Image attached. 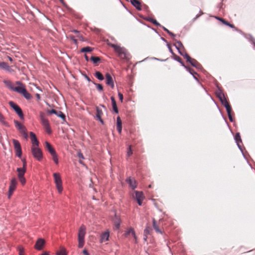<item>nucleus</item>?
<instances>
[{"label": "nucleus", "mask_w": 255, "mask_h": 255, "mask_svg": "<svg viewBox=\"0 0 255 255\" xmlns=\"http://www.w3.org/2000/svg\"><path fill=\"white\" fill-rule=\"evenodd\" d=\"M17 184V181L15 178H12L11 180L8 190V198H10L14 190L15 189Z\"/></svg>", "instance_id": "9b49d317"}, {"label": "nucleus", "mask_w": 255, "mask_h": 255, "mask_svg": "<svg viewBox=\"0 0 255 255\" xmlns=\"http://www.w3.org/2000/svg\"><path fill=\"white\" fill-rule=\"evenodd\" d=\"M103 115V112L100 107H97L95 119L96 120H99L102 124L104 125V122L102 119V117Z\"/></svg>", "instance_id": "f8f14e48"}, {"label": "nucleus", "mask_w": 255, "mask_h": 255, "mask_svg": "<svg viewBox=\"0 0 255 255\" xmlns=\"http://www.w3.org/2000/svg\"><path fill=\"white\" fill-rule=\"evenodd\" d=\"M85 58L87 61H89V57L86 54L85 55Z\"/></svg>", "instance_id": "13d9d810"}, {"label": "nucleus", "mask_w": 255, "mask_h": 255, "mask_svg": "<svg viewBox=\"0 0 255 255\" xmlns=\"http://www.w3.org/2000/svg\"><path fill=\"white\" fill-rule=\"evenodd\" d=\"M86 234V227L82 225L80 227L78 233V247L82 248L84 245V237Z\"/></svg>", "instance_id": "20e7f679"}, {"label": "nucleus", "mask_w": 255, "mask_h": 255, "mask_svg": "<svg viewBox=\"0 0 255 255\" xmlns=\"http://www.w3.org/2000/svg\"><path fill=\"white\" fill-rule=\"evenodd\" d=\"M151 22L154 24V25H156V26H160V24L155 19H152L151 20Z\"/></svg>", "instance_id": "49530a36"}, {"label": "nucleus", "mask_w": 255, "mask_h": 255, "mask_svg": "<svg viewBox=\"0 0 255 255\" xmlns=\"http://www.w3.org/2000/svg\"><path fill=\"white\" fill-rule=\"evenodd\" d=\"M73 40L75 42V43H77V40L76 39H73Z\"/></svg>", "instance_id": "774afa93"}, {"label": "nucleus", "mask_w": 255, "mask_h": 255, "mask_svg": "<svg viewBox=\"0 0 255 255\" xmlns=\"http://www.w3.org/2000/svg\"><path fill=\"white\" fill-rule=\"evenodd\" d=\"M227 26H229L231 28H235V26L233 24H231L230 23H229V25H228Z\"/></svg>", "instance_id": "5fc2aeb1"}, {"label": "nucleus", "mask_w": 255, "mask_h": 255, "mask_svg": "<svg viewBox=\"0 0 255 255\" xmlns=\"http://www.w3.org/2000/svg\"><path fill=\"white\" fill-rule=\"evenodd\" d=\"M16 84L18 86L14 87V91L22 94L24 97L27 100L31 99V96L26 91L24 85L19 81H17Z\"/></svg>", "instance_id": "f03ea898"}, {"label": "nucleus", "mask_w": 255, "mask_h": 255, "mask_svg": "<svg viewBox=\"0 0 255 255\" xmlns=\"http://www.w3.org/2000/svg\"><path fill=\"white\" fill-rule=\"evenodd\" d=\"M180 53L184 57V58L186 59L187 62H188L189 60H191V58L187 53H185V54H183L181 52H180Z\"/></svg>", "instance_id": "a19ab883"}, {"label": "nucleus", "mask_w": 255, "mask_h": 255, "mask_svg": "<svg viewBox=\"0 0 255 255\" xmlns=\"http://www.w3.org/2000/svg\"><path fill=\"white\" fill-rule=\"evenodd\" d=\"M100 106L104 108V109H106L105 106H104V105H100Z\"/></svg>", "instance_id": "338daca9"}, {"label": "nucleus", "mask_w": 255, "mask_h": 255, "mask_svg": "<svg viewBox=\"0 0 255 255\" xmlns=\"http://www.w3.org/2000/svg\"><path fill=\"white\" fill-rule=\"evenodd\" d=\"M17 171L18 172V177H24V175L26 172V168H17Z\"/></svg>", "instance_id": "5701e85b"}, {"label": "nucleus", "mask_w": 255, "mask_h": 255, "mask_svg": "<svg viewBox=\"0 0 255 255\" xmlns=\"http://www.w3.org/2000/svg\"><path fill=\"white\" fill-rule=\"evenodd\" d=\"M41 255H49V254L47 252H44Z\"/></svg>", "instance_id": "680f3d73"}, {"label": "nucleus", "mask_w": 255, "mask_h": 255, "mask_svg": "<svg viewBox=\"0 0 255 255\" xmlns=\"http://www.w3.org/2000/svg\"><path fill=\"white\" fill-rule=\"evenodd\" d=\"M0 123L5 126H8V124L4 120V118L3 117V116L2 115V114L0 113Z\"/></svg>", "instance_id": "c9c22d12"}, {"label": "nucleus", "mask_w": 255, "mask_h": 255, "mask_svg": "<svg viewBox=\"0 0 255 255\" xmlns=\"http://www.w3.org/2000/svg\"><path fill=\"white\" fill-rule=\"evenodd\" d=\"M190 63V64L194 67L196 68H199L200 66V64L198 62V61L193 58H191L190 60L188 61Z\"/></svg>", "instance_id": "bb28decb"}, {"label": "nucleus", "mask_w": 255, "mask_h": 255, "mask_svg": "<svg viewBox=\"0 0 255 255\" xmlns=\"http://www.w3.org/2000/svg\"><path fill=\"white\" fill-rule=\"evenodd\" d=\"M177 44H178V45L179 46H182L181 42H180V41H179V42H177Z\"/></svg>", "instance_id": "e2e57ef3"}, {"label": "nucleus", "mask_w": 255, "mask_h": 255, "mask_svg": "<svg viewBox=\"0 0 255 255\" xmlns=\"http://www.w3.org/2000/svg\"><path fill=\"white\" fill-rule=\"evenodd\" d=\"M13 143L15 150L21 148L20 144L18 140L16 139H13Z\"/></svg>", "instance_id": "7c9ffc66"}, {"label": "nucleus", "mask_w": 255, "mask_h": 255, "mask_svg": "<svg viewBox=\"0 0 255 255\" xmlns=\"http://www.w3.org/2000/svg\"><path fill=\"white\" fill-rule=\"evenodd\" d=\"M111 101H112V104L113 106V110L115 111V113H118L119 111L118 109L117 106L116 102L115 99V98L114 97H111Z\"/></svg>", "instance_id": "b1692460"}, {"label": "nucleus", "mask_w": 255, "mask_h": 255, "mask_svg": "<svg viewBox=\"0 0 255 255\" xmlns=\"http://www.w3.org/2000/svg\"><path fill=\"white\" fill-rule=\"evenodd\" d=\"M163 28L165 31L167 32V33H169V30L168 29H167L164 27H163Z\"/></svg>", "instance_id": "864d4df0"}, {"label": "nucleus", "mask_w": 255, "mask_h": 255, "mask_svg": "<svg viewBox=\"0 0 255 255\" xmlns=\"http://www.w3.org/2000/svg\"><path fill=\"white\" fill-rule=\"evenodd\" d=\"M170 36L174 37L175 36L174 34L169 31V33H168Z\"/></svg>", "instance_id": "603ef678"}, {"label": "nucleus", "mask_w": 255, "mask_h": 255, "mask_svg": "<svg viewBox=\"0 0 255 255\" xmlns=\"http://www.w3.org/2000/svg\"><path fill=\"white\" fill-rule=\"evenodd\" d=\"M131 3L138 10L141 9V4L140 1L138 0H130Z\"/></svg>", "instance_id": "6ab92c4d"}, {"label": "nucleus", "mask_w": 255, "mask_h": 255, "mask_svg": "<svg viewBox=\"0 0 255 255\" xmlns=\"http://www.w3.org/2000/svg\"><path fill=\"white\" fill-rule=\"evenodd\" d=\"M117 129L119 133H121L122 130V123L120 117L117 119Z\"/></svg>", "instance_id": "412c9836"}, {"label": "nucleus", "mask_w": 255, "mask_h": 255, "mask_svg": "<svg viewBox=\"0 0 255 255\" xmlns=\"http://www.w3.org/2000/svg\"><path fill=\"white\" fill-rule=\"evenodd\" d=\"M118 96H119V97L120 100L121 101V102H123V98H124L123 94L119 92Z\"/></svg>", "instance_id": "8fccbe9b"}, {"label": "nucleus", "mask_w": 255, "mask_h": 255, "mask_svg": "<svg viewBox=\"0 0 255 255\" xmlns=\"http://www.w3.org/2000/svg\"><path fill=\"white\" fill-rule=\"evenodd\" d=\"M8 59L9 61H12V58L10 57H8Z\"/></svg>", "instance_id": "69168bd1"}, {"label": "nucleus", "mask_w": 255, "mask_h": 255, "mask_svg": "<svg viewBox=\"0 0 255 255\" xmlns=\"http://www.w3.org/2000/svg\"><path fill=\"white\" fill-rule=\"evenodd\" d=\"M127 182L129 184V186L133 189L136 187V182L134 179L129 177L127 179Z\"/></svg>", "instance_id": "aec40b11"}, {"label": "nucleus", "mask_w": 255, "mask_h": 255, "mask_svg": "<svg viewBox=\"0 0 255 255\" xmlns=\"http://www.w3.org/2000/svg\"><path fill=\"white\" fill-rule=\"evenodd\" d=\"M235 139L236 140V142H237L238 146H240L239 142H242V139H241V137L240 133L238 132L236 134Z\"/></svg>", "instance_id": "f704fd0d"}, {"label": "nucleus", "mask_w": 255, "mask_h": 255, "mask_svg": "<svg viewBox=\"0 0 255 255\" xmlns=\"http://www.w3.org/2000/svg\"><path fill=\"white\" fill-rule=\"evenodd\" d=\"M51 155L52 156V159L54 162L57 164L58 163V159L56 153L55 152L54 154H52Z\"/></svg>", "instance_id": "58836bf2"}, {"label": "nucleus", "mask_w": 255, "mask_h": 255, "mask_svg": "<svg viewBox=\"0 0 255 255\" xmlns=\"http://www.w3.org/2000/svg\"><path fill=\"white\" fill-rule=\"evenodd\" d=\"M4 84L6 85L7 87H8L10 90L13 91L14 89V86L12 83L10 81H4Z\"/></svg>", "instance_id": "cd10ccee"}, {"label": "nucleus", "mask_w": 255, "mask_h": 255, "mask_svg": "<svg viewBox=\"0 0 255 255\" xmlns=\"http://www.w3.org/2000/svg\"><path fill=\"white\" fill-rule=\"evenodd\" d=\"M231 113H232V111H230L229 113H228V116L230 121L231 122H233V119L232 116L231 115Z\"/></svg>", "instance_id": "09e8293b"}, {"label": "nucleus", "mask_w": 255, "mask_h": 255, "mask_svg": "<svg viewBox=\"0 0 255 255\" xmlns=\"http://www.w3.org/2000/svg\"><path fill=\"white\" fill-rule=\"evenodd\" d=\"M29 134L32 143V146H38L39 141L37 140L35 133L33 132H30Z\"/></svg>", "instance_id": "2eb2a0df"}, {"label": "nucleus", "mask_w": 255, "mask_h": 255, "mask_svg": "<svg viewBox=\"0 0 255 255\" xmlns=\"http://www.w3.org/2000/svg\"><path fill=\"white\" fill-rule=\"evenodd\" d=\"M39 118L41 123L44 127L45 130L48 133L50 134L52 132L50 128V125L48 119L46 117V115L43 112L39 113Z\"/></svg>", "instance_id": "7ed1b4c3"}, {"label": "nucleus", "mask_w": 255, "mask_h": 255, "mask_svg": "<svg viewBox=\"0 0 255 255\" xmlns=\"http://www.w3.org/2000/svg\"><path fill=\"white\" fill-rule=\"evenodd\" d=\"M97 89L100 91H102L103 90V86L100 84H96Z\"/></svg>", "instance_id": "a18cd8bd"}, {"label": "nucleus", "mask_w": 255, "mask_h": 255, "mask_svg": "<svg viewBox=\"0 0 255 255\" xmlns=\"http://www.w3.org/2000/svg\"><path fill=\"white\" fill-rule=\"evenodd\" d=\"M56 255H67L66 249L61 247L60 250L56 253Z\"/></svg>", "instance_id": "c85d7f7f"}, {"label": "nucleus", "mask_w": 255, "mask_h": 255, "mask_svg": "<svg viewBox=\"0 0 255 255\" xmlns=\"http://www.w3.org/2000/svg\"><path fill=\"white\" fill-rule=\"evenodd\" d=\"M109 45L114 48V51L118 54L121 59H129V54L126 48L115 44L110 43Z\"/></svg>", "instance_id": "f257e3e1"}, {"label": "nucleus", "mask_w": 255, "mask_h": 255, "mask_svg": "<svg viewBox=\"0 0 255 255\" xmlns=\"http://www.w3.org/2000/svg\"><path fill=\"white\" fill-rule=\"evenodd\" d=\"M131 235L135 239V241L136 240V236L135 234V232L134 231L133 229L132 228H130L128 229L126 232L125 233L124 235L126 237H128L129 235Z\"/></svg>", "instance_id": "4be33fe9"}, {"label": "nucleus", "mask_w": 255, "mask_h": 255, "mask_svg": "<svg viewBox=\"0 0 255 255\" xmlns=\"http://www.w3.org/2000/svg\"><path fill=\"white\" fill-rule=\"evenodd\" d=\"M133 198L136 199L138 205L141 206L144 196L142 192L136 191H135V195L133 196Z\"/></svg>", "instance_id": "9d476101"}, {"label": "nucleus", "mask_w": 255, "mask_h": 255, "mask_svg": "<svg viewBox=\"0 0 255 255\" xmlns=\"http://www.w3.org/2000/svg\"><path fill=\"white\" fill-rule=\"evenodd\" d=\"M36 98H37L38 100H39V99H40V95H39V94H36Z\"/></svg>", "instance_id": "bf43d9fd"}, {"label": "nucleus", "mask_w": 255, "mask_h": 255, "mask_svg": "<svg viewBox=\"0 0 255 255\" xmlns=\"http://www.w3.org/2000/svg\"><path fill=\"white\" fill-rule=\"evenodd\" d=\"M119 226H120V224H117L116 225V227H117V228H119Z\"/></svg>", "instance_id": "0e129e2a"}, {"label": "nucleus", "mask_w": 255, "mask_h": 255, "mask_svg": "<svg viewBox=\"0 0 255 255\" xmlns=\"http://www.w3.org/2000/svg\"><path fill=\"white\" fill-rule=\"evenodd\" d=\"M18 179L22 185H24L26 182V180L24 177H18Z\"/></svg>", "instance_id": "c03bdc74"}, {"label": "nucleus", "mask_w": 255, "mask_h": 255, "mask_svg": "<svg viewBox=\"0 0 255 255\" xmlns=\"http://www.w3.org/2000/svg\"><path fill=\"white\" fill-rule=\"evenodd\" d=\"M53 177L58 191L59 193H61L63 190V187L60 175L59 173H54Z\"/></svg>", "instance_id": "39448f33"}, {"label": "nucleus", "mask_w": 255, "mask_h": 255, "mask_svg": "<svg viewBox=\"0 0 255 255\" xmlns=\"http://www.w3.org/2000/svg\"><path fill=\"white\" fill-rule=\"evenodd\" d=\"M31 152L34 158L40 161L42 158V152L38 146H32Z\"/></svg>", "instance_id": "423d86ee"}, {"label": "nucleus", "mask_w": 255, "mask_h": 255, "mask_svg": "<svg viewBox=\"0 0 255 255\" xmlns=\"http://www.w3.org/2000/svg\"><path fill=\"white\" fill-rule=\"evenodd\" d=\"M216 18L221 21L224 24L226 25H229V22L223 18L220 17H216Z\"/></svg>", "instance_id": "e433bc0d"}, {"label": "nucleus", "mask_w": 255, "mask_h": 255, "mask_svg": "<svg viewBox=\"0 0 255 255\" xmlns=\"http://www.w3.org/2000/svg\"><path fill=\"white\" fill-rule=\"evenodd\" d=\"M0 67L8 71H10L11 70L10 67L4 62H0Z\"/></svg>", "instance_id": "a878e982"}, {"label": "nucleus", "mask_w": 255, "mask_h": 255, "mask_svg": "<svg viewBox=\"0 0 255 255\" xmlns=\"http://www.w3.org/2000/svg\"><path fill=\"white\" fill-rule=\"evenodd\" d=\"M91 60L94 64H97L101 60L100 58L99 57L92 56L91 57Z\"/></svg>", "instance_id": "72a5a7b5"}, {"label": "nucleus", "mask_w": 255, "mask_h": 255, "mask_svg": "<svg viewBox=\"0 0 255 255\" xmlns=\"http://www.w3.org/2000/svg\"><path fill=\"white\" fill-rule=\"evenodd\" d=\"M186 68L187 69V70L190 72V74H191L192 75H193V76L194 77V78H196V75H197V73L196 72H195L193 69L190 68H188L187 67H186Z\"/></svg>", "instance_id": "ea45409f"}, {"label": "nucleus", "mask_w": 255, "mask_h": 255, "mask_svg": "<svg viewBox=\"0 0 255 255\" xmlns=\"http://www.w3.org/2000/svg\"><path fill=\"white\" fill-rule=\"evenodd\" d=\"M93 49L94 48L92 47H91L89 46H87V47L82 48L81 50V52H90L93 50Z\"/></svg>", "instance_id": "c756f323"}, {"label": "nucleus", "mask_w": 255, "mask_h": 255, "mask_svg": "<svg viewBox=\"0 0 255 255\" xmlns=\"http://www.w3.org/2000/svg\"><path fill=\"white\" fill-rule=\"evenodd\" d=\"M45 146L47 150L51 154H54L56 152L55 149L53 148L52 146L50 143L47 141L45 142Z\"/></svg>", "instance_id": "f3484780"}, {"label": "nucleus", "mask_w": 255, "mask_h": 255, "mask_svg": "<svg viewBox=\"0 0 255 255\" xmlns=\"http://www.w3.org/2000/svg\"><path fill=\"white\" fill-rule=\"evenodd\" d=\"M110 237V233L109 232L106 231L104 233H103L101 236V239H100V242H105L106 241H108L109 240Z\"/></svg>", "instance_id": "dca6fc26"}, {"label": "nucleus", "mask_w": 255, "mask_h": 255, "mask_svg": "<svg viewBox=\"0 0 255 255\" xmlns=\"http://www.w3.org/2000/svg\"><path fill=\"white\" fill-rule=\"evenodd\" d=\"M216 18L221 21L224 24L226 25H229V22L223 18L220 17H216Z\"/></svg>", "instance_id": "4c0bfd02"}, {"label": "nucleus", "mask_w": 255, "mask_h": 255, "mask_svg": "<svg viewBox=\"0 0 255 255\" xmlns=\"http://www.w3.org/2000/svg\"><path fill=\"white\" fill-rule=\"evenodd\" d=\"M147 238V235H144L143 239H144V241H146Z\"/></svg>", "instance_id": "052dcab7"}, {"label": "nucleus", "mask_w": 255, "mask_h": 255, "mask_svg": "<svg viewBox=\"0 0 255 255\" xmlns=\"http://www.w3.org/2000/svg\"><path fill=\"white\" fill-rule=\"evenodd\" d=\"M132 153V150L131 149V147L130 146H129L128 148V152H127V155L128 156H130Z\"/></svg>", "instance_id": "de8ad7c7"}, {"label": "nucleus", "mask_w": 255, "mask_h": 255, "mask_svg": "<svg viewBox=\"0 0 255 255\" xmlns=\"http://www.w3.org/2000/svg\"><path fill=\"white\" fill-rule=\"evenodd\" d=\"M47 113L48 114H55L57 117H60L62 119L63 121L65 122L66 120V117L65 115L61 111H56L54 109L52 110H48L47 111Z\"/></svg>", "instance_id": "1a4fd4ad"}, {"label": "nucleus", "mask_w": 255, "mask_h": 255, "mask_svg": "<svg viewBox=\"0 0 255 255\" xmlns=\"http://www.w3.org/2000/svg\"><path fill=\"white\" fill-rule=\"evenodd\" d=\"M15 153H16V155L18 157H20L21 156V154H22L21 148L19 149H16L15 150Z\"/></svg>", "instance_id": "37998d69"}, {"label": "nucleus", "mask_w": 255, "mask_h": 255, "mask_svg": "<svg viewBox=\"0 0 255 255\" xmlns=\"http://www.w3.org/2000/svg\"><path fill=\"white\" fill-rule=\"evenodd\" d=\"M78 156L80 158H83V155L82 153H79Z\"/></svg>", "instance_id": "4d7b16f0"}, {"label": "nucleus", "mask_w": 255, "mask_h": 255, "mask_svg": "<svg viewBox=\"0 0 255 255\" xmlns=\"http://www.w3.org/2000/svg\"><path fill=\"white\" fill-rule=\"evenodd\" d=\"M15 126L16 128L18 129L19 132L22 134L23 137L27 139L28 138V135L26 132V129L25 127L23 126L22 124H21L19 122L17 121H14Z\"/></svg>", "instance_id": "0eeeda50"}, {"label": "nucleus", "mask_w": 255, "mask_h": 255, "mask_svg": "<svg viewBox=\"0 0 255 255\" xmlns=\"http://www.w3.org/2000/svg\"><path fill=\"white\" fill-rule=\"evenodd\" d=\"M9 106L15 111L21 119H23V114L20 108L12 101L9 102Z\"/></svg>", "instance_id": "6e6552de"}, {"label": "nucleus", "mask_w": 255, "mask_h": 255, "mask_svg": "<svg viewBox=\"0 0 255 255\" xmlns=\"http://www.w3.org/2000/svg\"><path fill=\"white\" fill-rule=\"evenodd\" d=\"M152 228L150 227H146L144 230V235H148L151 234L152 232Z\"/></svg>", "instance_id": "2f4dec72"}, {"label": "nucleus", "mask_w": 255, "mask_h": 255, "mask_svg": "<svg viewBox=\"0 0 255 255\" xmlns=\"http://www.w3.org/2000/svg\"><path fill=\"white\" fill-rule=\"evenodd\" d=\"M95 77L98 79L99 80H103L104 78V76L103 75H102V74L99 72V71H97L96 73H95Z\"/></svg>", "instance_id": "473e14b6"}, {"label": "nucleus", "mask_w": 255, "mask_h": 255, "mask_svg": "<svg viewBox=\"0 0 255 255\" xmlns=\"http://www.w3.org/2000/svg\"><path fill=\"white\" fill-rule=\"evenodd\" d=\"M153 227L157 233L162 234V232L161 230L159 228V226L157 225L156 221L154 219H153Z\"/></svg>", "instance_id": "393cba45"}, {"label": "nucleus", "mask_w": 255, "mask_h": 255, "mask_svg": "<svg viewBox=\"0 0 255 255\" xmlns=\"http://www.w3.org/2000/svg\"><path fill=\"white\" fill-rule=\"evenodd\" d=\"M176 60H177L178 61H179V62H181V58H180V57H177V58H176Z\"/></svg>", "instance_id": "6e6d98bb"}, {"label": "nucleus", "mask_w": 255, "mask_h": 255, "mask_svg": "<svg viewBox=\"0 0 255 255\" xmlns=\"http://www.w3.org/2000/svg\"><path fill=\"white\" fill-rule=\"evenodd\" d=\"M221 101L222 103V104L224 106V107L226 109V111L227 113H229L230 111H232L231 107L230 106L229 103L226 100V99H222L221 98Z\"/></svg>", "instance_id": "a211bd4d"}, {"label": "nucleus", "mask_w": 255, "mask_h": 255, "mask_svg": "<svg viewBox=\"0 0 255 255\" xmlns=\"http://www.w3.org/2000/svg\"><path fill=\"white\" fill-rule=\"evenodd\" d=\"M22 162H23V168H26V160L25 159H23L22 160Z\"/></svg>", "instance_id": "3c124183"}, {"label": "nucleus", "mask_w": 255, "mask_h": 255, "mask_svg": "<svg viewBox=\"0 0 255 255\" xmlns=\"http://www.w3.org/2000/svg\"><path fill=\"white\" fill-rule=\"evenodd\" d=\"M106 83L108 85L111 86L112 89H114V84L113 80L109 73H107L106 75Z\"/></svg>", "instance_id": "4468645a"}, {"label": "nucleus", "mask_w": 255, "mask_h": 255, "mask_svg": "<svg viewBox=\"0 0 255 255\" xmlns=\"http://www.w3.org/2000/svg\"><path fill=\"white\" fill-rule=\"evenodd\" d=\"M18 252H19L18 255H24V249L22 247L18 246Z\"/></svg>", "instance_id": "79ce46f5"}, {"label": "nucleus", "mask_w": 255, "mask_h": 255, "mask_svg": "<svg viewBox=\"0 0 255 255\" xmlns=\"http://www.w3.org/2000/svg\"><path fill=\"white\" fill-rule=\"evenodd\" d=\"M45 244V241L42 239H39L36 241L34 248L37 250H41Z\"/></svg>", "instance_id": "ddd939ff"}]
</instances>
